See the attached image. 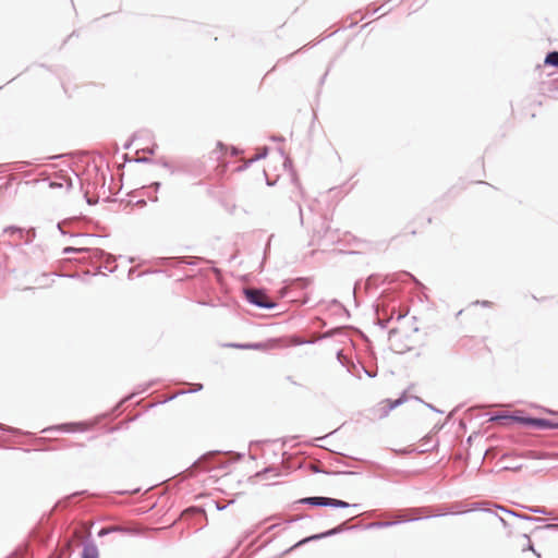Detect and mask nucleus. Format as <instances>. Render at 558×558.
<instances>
[{"instance_id":"5","label":"nucleus","mask_w":558,"mask_h":558,"mask_svg":"<svg viewBox=\"0 0 558 558\" xmlns=\"http://www.w3.org/2000/svg\"><path fill=\"white\" fill-rule=\"evenodd\" d=\"M98 549L94 544H87L84 546L82 558H97Z\"/></svg>"},{"instance_id":"1","label":"nucleus","mask_w":558,"mask_h":558,"mask_svg":"<svg viewBox=\"0 0 558 558\" xmlns=\"http://www.w3.org/2000/svg\"><path fill=\"white\" fill-rule=\"evenodd\" d=\"M493 420H500L505 421V424H511V423H520L523 425L533 426L536 428H553L554 425L548 421L544 418H530V417H521V416H496Z\"/></svg>"},{"instance_id":"2","label":"nucleus","mask_w":558,"mask_h":558,"mask_svg":"<svg viewBox=\"0 0 558 558\" xmlns=\"http://www.w3.org/2000/svg\"><path fill=\"white\" fill-rule=\"evenodd\" d=\"M245 294L251 303L259 307L271 308L275 306V303L260 290L247 289Z\"/></svg>"},{"instance_id":"3","label":"nucleus","mask_w":558,"mask_h":558,"mask_svg":"<svg viewBox=\"0 0 558 558\" xmlns=\"http://www.w3.org/2000/svg\"><path fill=\"white\" fill-rule=\"evenodd\" d=\"M302 502L310 504L313 506H331V507H349V504L339 499L328 497H308L302 500Z\"/></svg>"},{"instance_id":"4","label":"nucleus","mask_w":558,"mask_h":558,"mask_svg":"<svg viewBox=\"0 0 558 558\" xmlns=\"http://www.w3.org/2000/svg\"><path fill=\"white\" fill-rule=\"evenodd\" d=\"M92 427L88 423H74V424H68L64 425V429L69 432H85L88 430Z\"/></svg>"},{"instance_id":"8","label":"nucleus","mask_w":558,"mask_h":558,"mask_svg":"<svg viewBox=\"0 0 558 558\" xmlns=\"http://www.w3.org/2000/svg\"><path fill=\"white\" fill-rule=\"evenodd\" d=\"M117 530H119V529L118 527L102 529V530L99 531L98 535L99 536H104V535L108 534L109 532L117 531Z\"/></svg>"},{"instance_id":"10","label":"nucleus","mask_w":558,"mask_h":558,"mask_svg":"<svg viewBox=\"0 0 558 558\" xmlns=\"http://www.w3.org/2000/svg\"><path fill=\"white\" fill-rule=\"evenodd\" d=\"M526 542H527V550H529V551H532V555H534V554H535V551H534V549H533V547H532V545H531V541H530V538H526Z\"/></svg>"},{"instance_id":"12","label":"nucleus","mask_w":558,"mask_h":558,"mask_svg":"<svg viewBox=\"0 0 558 558\" xmlns=\"http://www.w3.org/2000/svg\"><path fill=\"white\" fill-rule=\"evenodd\" d=\"M5 231H7V232H15V231H17V229H15V228L11 227V228H8Z\"/></svg>"},{"instance_id":"7","label":"nucleus","mask_w":558,"mask_h":558,"mask_svg":"<svg viewBox=\"0 0 558 558\" xmlns=\"http://www.w3.org/2000/svg\"><path fill=\"white\" fill-rule=\"evenodd\" d=\"M545 64L558 66V51L549 52L545 58Z\"/></svg>"},{"instance_id":"11","label":"nucleus","mask_w":558,"mask_h":558,"mask_svg":"<svg viewBox=\"0 0 558 558\" xmlns=\"http://www.w3.org/2000/svg\"><path fill=\"white\" fill-rule=\"evenodd\" d=\"M408 233H412V234H415L416 231L413 229V228H407L405 231H404V234H408Z\"/></svg>"},{"instance_id":"9","label":"nucleus","mask_w":558,"mask_h":558,"mask_svg":"<svg viewBox=\"0 0 558 558\" xmlns=\"http://www.w3.org/2000/svg\"><path fill=\"white\" fill-rule=\"evenodd\" d=\"M190 512H203V510H199V509H196V508H191V509H187L183 512V515L190 513Z\"/></svg>"},{"instance_id":"6","label":"nucleus","mask_w":558,"mask_h":558,"mask_svg":"<svg viewBox=\"0 0 558 558\" xmlns=\"http://www.w3.org/2000/svg\"><path fill=\"white\" fill-rule=\"evenodd\" d=\"M401 402H402L401 399H397L396 401H391L390 399H386V400L380 402V405H381L383 410L388 411V410H392L393 408H396Z\"/></svg>"}]
</instances>
